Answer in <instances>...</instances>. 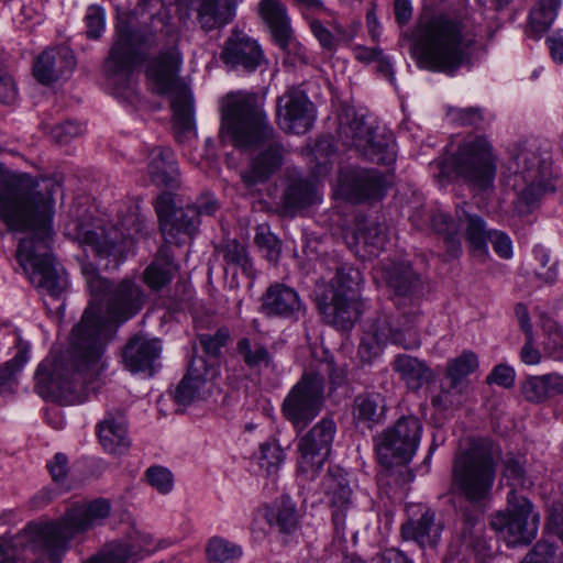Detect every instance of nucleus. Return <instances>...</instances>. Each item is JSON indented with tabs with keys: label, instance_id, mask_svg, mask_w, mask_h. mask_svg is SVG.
I'll use <instances>...</instances> for the list:
<instances>
[{
	"label": "nucleus",
	"instance_id": "43",
	"mask_svg": "<svg viewBox=\"0 0 563 563\" xmlns=\"http://www.w3.org/2000/svg\"><path fill=\"white\" fill-rule=\"evenodd\" d=\"M459 220L465 223V238L474 251L487 253L488 232L484 220L475 214H470L464 209L457 210Z\"/></svg>",
	"mask_w": 563,
	"mask_h": 563
},
{
	"label": "nucleus",
	"instance_id": "10",
	"mask_svg": "<svg viewBox=\"0 0 563 563\" xmlns=\"http://www.w3.org/2000/svg\"><path fill=\"white\" fill-rule=\"evenodd\" d=\"M387 343L412 350L420 346L421 340L411 321L402 322L389 316H380L367 325L357 354L362 362L371 363Z\"/></svg>",
	"mask_w": 563,
	"mask_h": 563
},
{
	"label": "nucleus",
	"instance_id": "49",
	"mask_svg": "<svg viewBox=\"0 0 563 563\" xmlns=\"http://www.w3.org/2000/svg\"><path fill=\"white\" fill-rule=\"evenodd\" d=\"M356 239L371 247L372 254L384 250L387 243L385 229L376 221L368 222L364 227H358Z\"/></svg>",
	"mask_w": 563,
	"mask_h": 563
},
{
	"label": "nucleus",
	"instance_id": "52",
	"mask_svg": "<svg viewBox=\"0 0 563 563\" xmlns=\"http://www.w3.org/2000/svg\"><path fill=\"white\" fill-rule=\"evenodd\" d=\"M521 391L525 399L530 402L540 404L550 399L548 374L528 377L522 385Z\"/></svg>",
	"mask_w": 563,
	"mask_h": 563
},
{
	"label": "nucleus",
	"instance_id": "12",
	"mask_svg": "<svg viewBox=\"0 0 563 563\" xmlns=\"http://www.w3.org/2000/svg\"><path fill=\"white\" fill-rule=\"evenodd\" d=\"M422 426L418 418L405 416L378 438L377 459L385 467L408 463L415 455L421 438Z\"/></svg>",
	"mask_w": 563,
	"mask_h": 563
},
{
	"label": "nucleus",
	"instance_id": "57",
	"mask_svg": "<svg viewBox=\"0 0 563 563\" xmlns=\"http://www.w3.org/2000/svg\"><path fill=\"white\" fill-rule=\"evenodd\" d=\"M504 476L511 481L512 486H525L526 485V470L523 467V461L521 457L514 455H507L504 461Z\"/></svg>",
	"mask_w": 563,
	"mask_h": 563
},
{
	"label": "nucleus",
	"instance_id": "37",
	"mask_svg": "<svg viewBox=\"0 0 563 563\" xmlns=\"http://www.w3.org/2000/svg\"><path fill=\"white\" fill-rule=\"evenodd\" d=\"M238 354L251 369L268 368L273 365V355L267 346L250 338H242L236 343Z\"/></svg>",
	"mask_w": 563,
	"mask_h": 563
},
{
	"label": "nucleus",
	"instance_id": "51",
	"mask_svg": "<svg viewBox=\"0 0 563 563\" xmlns=\"http://www.w3.org/2000/svg\"><path fill=\"white\" fill-rule=\"evenodd\" d=\"M284 461L283 450L274 442H265L260 446L258 465L266 476H275Z\"/></svg>",
	"mask_w": 563,
	"mask_h": 563
},
{
	"label": "nucleus",
	"instance_id": "42",
	"mask_svg": "<svg viewBox=\"0 0 563 563\" xmlns=\"http://www.w3.org/2000/svg\"><path fill=\"white\" fill-rule=\"evenodd\" d=\"M540 325L544 333L542 342V350L544 356L556 361L563 362V331L562 328L551 318L541 312Z\"/></svg>",
	"mask_w": 563,
	"mask_h": 563
},
{
	"label": "nucleus",
	"instance_id": "7",
	"mask_svg": "<svg viewBox=\"0 0 563 563\" xmlns=\"http://www.w3.org/2000/svg\"><path fill=\"white\" fill-rule=\"evenodd\" d=\"M88 288L92 295L90 305L93 309V322H101L106 327L104 345L109 340L110 322L100 317L99 297L107 299L108 312L113 320L125 321L135 316L144 303V294L140 286L132 280H122L117 286L103 279L91 265L82 267Z\"/></svg>",
	"mask_w": 563,
	"mask_h": 563
},
{
	"label": "nucleus",
	"instance_id": "60",
	"mask_svg": "<svg viewBox=\"0 0 563 563\" xmlns=\"http://www.w3.org/2000/svg\"><path fill=\"white\" fill-rule=\"evenodd\" d=\"M84 132L85 126L74 121H67L63 124L56 125L52 131L54 140L58 143H68L70 140Z\"/></svg>",
	"mask_w": 563,
	"mask_h": 563
},
{
	"label": "nucleus",
	"instance_id": "23",
	"mask_svg": "<svg viewBox=\"0 0 563 563\" xmlns=\"http://www.w3.org/2000/svg\"><path fill=\"white\" fill-rule=\"evenodd\" d=\"M142 62L140 36L125 23L117 26V40L108 57L112 75H129Z\"/></svg>",
	"mask_w": 563,
	"mask_h": 563
},
{
	"label": "nucleus",
	"instance_id": "24",
	"mask_svg": "<svg viewBox=\"0 0 563 563\" xmlns=\"http://www.w3.org/2000/svg\"><path fill=\"white\" fill-rule=\"evenodd\" d=\"M262 311L267 317L299 320L305 314L306 308L294 288L276 283L263 294Z\"/></svg>",
	"mask_w": 563,
	"mask_h": 563
},
{
	"label": "nucleus",
	"instance_id": "2",
	"mask_svg": "<svg viewBox=\"0 0 563 563\" xmlns=\"http://www.w3.org/2000/svg\"><path fill=\"white\" fill-rule=\"evenodd\" d=\"M106 327L93 322V309L85 310L73 330L71 345L63 355L51 353L37 366L34 390L46 400L74 405L98 388L103 368Z\"/></svg>",
	"mask_w": 563,
	"mask_h": 563
},
{
	"label": "nucleus",
	"instance_id": "38",
	"mask_svg": "<svg viewBox=\"0 0 563 563\" xmlns=\"http://www.w3.org/2000/svg\"><path fill=\"white\" fill-rule=\"evenodd\" d=\"M560 0H540L530 12L529 27L527 34L538 40L552 25L555 20Z\"/></svg>",
	"mask_w": 563,
	"mask_h": 563
},
{
	"label": "nucleus",
	"instance_id": "22",
	"mask_svg": "<svg viewBox=\"0 0 563 563\" xmlns=\"http://www.w3.org/2000/svg\"><path fill=\"white\" fill-rule=\"evenodd\" d=\"M220 58L228 67H241L245 71H254L265 60L257 41L241 31H233L228 37Z\"/></svg>",
	"mask_w": 563,
	"mask_h": 563
},
{
	"label": "nucleus",
	"instance_id": "34",
	"mask_svg": "<svg viewBox=\"0 0 563 563\" xmlns=\"http://www.w3.org/2000/svg\"><path fill=\"white\" fill-rule=\"evenodd\" d=\"M176 158L172 148L155 147L148 155L147 173L152 183L167 187L174 180Z\"/></svg>",
	"mask_w": 563,
	"mask_h": 563
},
{
	"label": "nucleus",
	"instance_id": "64",
	"mask_svg": "<svg viewBox=\"0 0 563 563\" xmlns=\"http://www.w3.org/2000/svg\"><path fill=\"white\" fill-rule=\"evenodd\" d=\"M255 242L260 247L265 249L267 251V257L271 261H276L282 252V245L274 234L269 232L257 233L255 236Z\"/></svg>",
	"mask_w": 563,
	"mask_h": 563
},
{
	"label": "nucleus",
	"instance_id": "9",
	"mask_svg": "<svg viewBox=\"0 0 563 563\" xmlns=\"http://www.w3.org/2000/svg\"><path fill=\"white\" fill-rule=\"evenodd\" d=\"M155 211L165 244L159 249L153 263L143 274L144 283L153 290L167 285L174 275V252L172 245L176 240V206L172 192L161 194L155 202Z\"/></svg>",
	"mask_w": 563,
	"mask_h": 563
},
{
	"label": "nucleus",
	"instance_id": "5",
	"mask_svg": "<svg viewBox=\"0 0 563 563\" xmlns=\"http://www.w3.org/2000/svg\"><path fill=\"white\" fill-rule=\"evenodd\" d=\"M335 271L327 284L318 283L317 305L324 321L341 331L350 330L363 313L360 287L363 282L358 269L335 263Z\"/></svg>",
	"mask_w": 563,
	"mask_h": 563
},
{
	"label": "nucleus",
	"instance_id": "56",
	"mask_svg": "<svg viewBox=\"0 0 563 563\" xmlns=\"http://www.w3.org/2000/svg\"><path fill=\"white\" fill-rule=\"evenodd\" d=\"M200 224V211L197 206L188 205L180 209L178 216V232H183L191 239L198 231Z\"/></svg>",
	"mask_w": 563,
	"mask_h": 563
},
{
	"label": "nucleus",
	"instance_id": "14",
	"mask_svg": "<svg viewBox=\"0 0 563 563\" xmlns=\"http://www.w3.org/2000/svg\"><path fill=\"white\" fill-rule=\"evenodd\" d=\"M335 422L323 418L316 423L298 442V477L301 482H312L330 455Z\"/></svg>",
	"mask_w": 563,
	"mask_h": 563
},
{
	"label": "nucleus",
	"instance_id": "45",
	"mask_svg": "<svg viewBox=\"0 0 563 563\" xmlns=\"http://www.w3.org/2000/svg\"><path fill=\"white\" fill-rule=\"evenodd\" d=\"M178 135H196L192 97L186 84L178 80Z\"/></svg>",
	"mask_w": 563,
	"mask_h": 563
},
{
	"label": "nucleus",
	"instance_id": "59",
	"mask_svg": "<svg viewBox=\"0 0 563 563\" xmlns=\"http://www.w3.org/2000/svg\"><path fill=\"white\" fill-rule=\"evenodd\" d=\"M461 395L462 393L452 389L451 385L449 387H442L441 391L432 397L431 404L438 410H446L461 404Z\"/></svg>",
	"mask_w": 563,
	"mask_h": 563
},
{
	"label": "nucleus",
	"instance_id": "17",
	"mask_svg": "<svg viewBox=\"0 0 563 563\" xmlns=\"http://www.w3.org/2000/svg\"><path fill=\"white\" fill-rule=\"evenodd\" d=\"M384 279L388 288L394 294V300L399 310L405 308L407 301L411 306L409 313L401 312L402 322L411 321L412 327L418 318L420 311L417 306L418 295L421 292L422 285L419 275L416 274L412 267L407 263H395L384 268Z\"/></svg>",
	"mask_w": 563,
	"mask_h": 563
},
{
	"label": "nucleus",
	"instance_id": "29",
	"mask_svg": "<svg viewBox=\"0 0 563 563\" xmlns=\"http://www.w3.org/2000/svg\"><path fill=\"white\" fill-rule=\"evenodd\" d=\"M258 13L268 26L275 43L287 51L294 40V32L286 5L280 0H261Z\"/></svg>",
	"mask_w": 563,
	"mask_h": 563
},
{
	"label": "nucleus",
	"instance_id": "30",
	"mask_svg": "<svg viewBox=\"0 0 563 563\" xmlns=\"http://www.w3.org/2000/svg\"><path fill=\"white\" fill-rule=\"evenodd\" d=\"M161 345L158 340L133 339L123 351L125 367L132 372L152 371L154 361L159 356Z\"/></svg>",
	"mask_w": 563,
	"mask_h": 563
},
{
	"label": "nucleus",
	"instance_id": "8",
	"mask_svg": "<svg viewBox=\"0 0 563 563\" xmlns=\"http://www.w3.org/2000/svg\"><path fill=\"white\" fill-rule=\"evenodd\" d=\"M539 523V512L516 488L507 495L506 509L493 514L489 521L492 529L511 547L529 544L537 537Z\"/></svg>",
	"mask_w": 563,
	"mask_h": 563
},
{
	"label": "nucleus",
	"instance_id": "32",
	"mask_svg": "<svg viewBox=\"0 0 563 563\" xmlns=\"http://www.w3.org/2000/svg\"><path fill=\"white\" fill-rule=\"evenodd\" d=\"M207 373L208 366L203 357H194L190 361L188 372L178 385V405H188L200 398Z\"/></svg>",
	"mask_w": 563,
	"mask_h": 563
},
{
	"label": "nucleus",
	"instance_id": "54",
	"mask_svg": "<svg viewBox=\"0 0 563 563\" xmlns=\"http://www.w3.org/2000/svg\"><path fill=\"white\" fill-rule=\"evenodd\" d=\"M146 482L161 494L172 492L174 486L173 473L163 466H151L145 472Z\"/></svg>",
	"mask_w": 563,
	"mask_h": 563
},
{
	"label": "nucleus",
	"instance_id": "41",
	"mask_svg": "<svg viewBox=\"0 0 563 563\" xmlns=\"http://www.w3.org/2000/svg\"><path fill=\"white\" fill-rule=\"evenodd\" d=\"M99 440L106 451L118 453L126 448L130 440L126 435V427L123 421H117L113 418L104 419L99 424Z\"/></svg>",
	"mask_w": 563,
	"mask_h": 563
},
{
	"label": "nucleus",
	"instance_id": "15",
	"mask_svg": "<svg viewBox=\"0 0 563 563\" xmlns=\"http://www.w3.org/2000/svg\"><path fill=\"white\" fill-rule=\"evenodd\" d=\"M340 134L347 146L356 148L367 159L383 165L396 161L395 140L391 134H378L362 118L340 124Z\"/></svg>",
	"mask_w": 563,
	"mask_h": 563
},
{
	"label": "nucleus",
	"instance_id": "28",
	"mask_svg": "<svg viewBox=\"0 0 563 563\" xmlns=\"http://www.w3.org/2000/svg\"><path fill=\"white\" fill-rule=\"evenodd\" d=\"M239 0H190L197 13V22L206 32L221 29L231 23L236 13Z\"/></svg>",
	"mask_w": 563,
	"mask_h": 563
},
{
	"label": "nucleus",
	"instance_id": "18",
	"mask_svg": "<svg viewBox=\"0 0 563 563\" xmlns=\"http://www.w3.org/2000/svg\"><path fill=\"white\" fill-rule=\"evenodd\" d=\"M314 120V106L303 91L289 89L277 99V122L285 132L305 134Z\"/></svg>",
	"mask_w": 563,
	"mask_h": 563
},
{
	"label": "nucleus",
	"instance_id": "25",
	"mask_svg": "<svg viewBox=\"0 0 563 563\" xmlns=\"http://www.w3.org/2000/svg\"><path fill=\"white\" fill-rule=\"evenodd\" d=\"M152 89L159 95H170L169 107L176 115V51L170 47L153 57L146 67Z\"/></svg>",
	"mask_w": 563,
	"mask_h": 563
},
{
	"label": "nucleus",
	"instance_id": "50",
	"mask_svg": "<svg viewBox=\"0 0 563 563\" xmlns=\"http://www.w3.org/2000/svg\"><path fill=\"white\" fill-rule=\"evenodd\" d=\"M461 539L466 548H471L478 553H482L487 549L486 540L483 537V526L481 525L478 517L464 518Z\"/></svg>",
	"mask_w": 563,
	"mask_h": 563
},
{
	"label": "nucleus",
	"instance_id": "26",
	"mask_svg": "<svg viewBox=\"0 0 563 563\" xmlns=\"http://www.w3.org/2000/svg\"><path fill=\"white\" fill-rule=\"evenodd\" d=\"M76 66L74 52L67 46H58L43 52L33 66L34 77L43 85L69 76Z\"/></svg>",
	"mask_w": 563,
	"mask_h": 563
},
{
	"label": "nucleus",
	"instance_id": "21",
	"mask_svg": "<svg viewBox=\"0 0 563 563\" xmlns=\"http://www.w3.org/2000/svg\"><path fill=\"white\" fill-rule=\"evenodd\" d=\"M129 235L130 233L125 234L117 227H88L85 224H77L76 232V238L81 244L91 247L98 257H112L115 265L122 257Z\"/></svg>",
	"mask_w": 563,
	"mask_h": 563
},
{
	"label": "nucleus",
	"instance_id": "4",
	"mask_svg": "<svg viewBox=\"0 0 563 563\" xmlns=\"http://www.w3.org/2000/svg\"><path fill=\"white\" fill-rule=\"evenodd\" d=\"M477 35L468 20L432 16L417 26L412 56L421 68L452 75L470 60Z\"/></svg>",
	"mask_w": 563,
	"mask_h": 563
},
{
	"label": "nucleus",
	"instance_id": "33",
	"mask_svg": "<svg viewBox=\"0 0 563 563\" xmlns=\"http://www.w3.org/2000/svg\"><path fill=\"white\" fill-rule=\"evenodd\" d=\"M393 367L407 387L412 390L420 389L433 378L431 368L424 362L411 355L400 354L396 356Z\"/></svg>",
	"mask_w": 563,
	"mask_h": 563
},
{
	"label": "nucleus",
	"instance_id": "16",
	"mask_svg": "<svg viewBox=\"0 0 563 563\" xmlns=\"http://www.w3.org/2000/svg\"><path fill=\"white\" fill-rule=\"evenodd\" d=\"M321 487L329 497L334 533L344 539L347 520L352 519V488L347 473L339 465L329 466L322 477Z\"/></svg>",
	"mask_w": 563,
	"mask_h": 563
},
{
	"label": "nucleus",
	"instance_id": "44",
	"mask_svg": "<svg viewBox=\"0 0 563 563\" xmlns=\"http://www.w3.org/2000/svg\"><path fill=\"white\" fill-rule=\"evenodd\" d=\"M29 352L30 345L19 340L14 357L0 367V394H8L13 390L16 385L15 374L29 361Z\"/></svg>",
	"mask_w": 563,
	"mask_h": 563
},
{
	"label": "nucleus",
	"instance_id": "58",
	"mask_svg": "<svg viewBox=\"0 0 563 563\" xmlns=\"http://www.w3.org/2000/svg\"><path fill=\"white\" fill-rule=\"evenodd\" d=\"M87 36L90 38L100 37L104 30V12L100 7H89L85 16Z\"/></svg>",
	"mask_w": 563,
	"mask_h": 563
},
{
	"label": "nucleus",
	"instance_id": "31",
	"mask_svg": "<svg viewBox=\"0 0 563 563\" xmlns=\"http://www.w3.org/2000/svg\"><path fill=\"white\" fill-rule=\"evenodd\" d=\"M148 542L145 538L142 541L125 540L113 541L104 545L100 553L91 558L87 563H133L148 553Z\"/></svg>",
	"mask_w": 563,
	"mask_h": 563
},
{
	"label": "nucleus",
	"instance_id": "40",
	"mask_svg": "<svg viewBox=\"0 0 563 563\" xmlns=\"http://www.w3.org/2000/svg\"><path fill=\"white\" fill-rule=\"evenodd\" d=\"M478 358L472 351H464L460 356L452 358L448 363L446 376L451 382L452 389L463 393L465 378L476 371Z\"/></svg>",
	"mask_w": 563,
	"mask_h": 563
},
{
	"label": "nucleus",
	"instance_id": "11",
	"mask_svg": "<svg viewBox=\"0 0 563 563\" xmlns=\"http://www.w3.org/2000/svg\"><path fill=\"white\" fill-rule=\"evenodd\" d=\"M459 176L477 189L490 188L497 172V158L492 144L483 136H476L460 145L453 157Z\"/></svg>",
	"mask_w": 563,
	"mask_h": 563
},
{
	"label": "nucleus",
	"instance_id": "19",
	"mask_svg": "<svg viewBox=\"0 0 563 563\" xmlns=\"http://www.w3.org/2000/svg\"><path fill=\"white\" fill-rule=\"evenodd\" d=\"M343 195L353 202L379 200L386 195L388 180L376 168L349 167L341 172Z\"/></svg>",
	"mask_w": 563,
	"mask_h": 563
},
{
	"label": "nucleus",
	"instance_id": "62",
	"mask_svg": "<svg viewBox=\"0 0 563 563\" xmlns=\"http://www.w3.org/2000/svg\"><path fill=\"white\" fill-rule=\"evenodd\" d=\"M18 89L12 76L0 67V101L11 104L16 100Z\"/></svg>",
	"mask_w": 563,
	"mask_h": 563
},
{
	"label": "nucleus",
	"instance_id": "55",
	"mask_svg": "<svg viewBox=\"0 0 563 563\" xmlns=\"http://www.w3.org/2000/svg\"><path fill=\"white\" fill-rule=\"evenodd\" d=\"M522 563H562L553 544L548 541H539L525 556Z\"/></svg>",
	"mask_w": 563,
	"mask_h": 563
},
{
	"label": "nucleus",
	"instance_id": "13",
	"mask_svg": "<svg viewBox=\"0 0 563 563\" xmlns=\"http://www.w3.org/2000/svg\"><path fill=\"white\" fill-rule=\"evenodd\" d=\"M323 402V380L314 374H307L285 397L282 413L295 429L303 430L319 415Z\"/></svg>",
	"mask_w": 563,
	"mask_h": 563
},
{
	"label": "nucleus",
	"instance_id": "46",
	"mask_svg": "<svg viewBox=\"0 0 563 563\" xmlns=\"http://www.w3.org/2000/svg\"><path fill=\"white\" fill-rule=\"evenodd\" d=\"M206 553L209 563H234L242 550L225 539L213 537L208 542Z\"/></svg>",
	"mask_w": 563,
	"mask_h": 563
},
{
	"label": "nucleus",
	"instance_id": "3",
	"mask_svg": "<svg viewBox=\"0 0 563 563\" xmlns=\"http://www.w3.org/2000/svg\"><path fill=\"white\" fill-rule=\"evenodd\" d=\"M220 137L240 150H258L241 179L247 187L263 184L282 166L284 147L277 141L275 130L256 93L234 91L220 101Z\"/></svg>",
	"mask_w": 563,
	"mask_h": 563
},
{
	"label": "nucleus",
	"instance_id": "36",
	"mask_svg": "<svg viewBox=\"0 0 563 563\" xmlns=\"http://www.w3.org/2000/svg\"><path fill=\"white\" fill-rule=\"evenodd\" d=\"M225 264L232 269H240L250 279V285L255 278L253 264L247 255L245 246L236 240H228L217 247Z\"/></svg>",
	"mask_w": 563,
	"mask_h": 563
},
{
	"label": "nucleus",
	"instance_id": "1",
	"mask_svg": "<svg viewBox=\"0 0 563 563\" xmlns=\"http://www.w3.org/2000/svg\"><path fill=\"white\" fill-rule=\"evenodd\" d=\"M53 213L52 191L43 192L35 178L14 173L0 163V218L12 230L34 232L20 242L16 260L32 285L58 298L67 280L49 252Z\"/></svg>",
	"mask_w": 563,
	"mask_h": 563
},
{
	"label": "nucleus",
	"instance_id": "39",
	"mask_svg": "<svg viewBox=\"0 0 563 563\" xmlns=\"http://www.w3.org/2000/svg\"><path fill=\"white\" fill-rule=\"evenodd\" d=\"M319 201L316 181L309 179L294 180L286 189L284 203L289 209L307 208Z\"/></svg>",
	"mask_w": 563,
	"mask_h": 563
},
{
	"label": "nucleus",
	"instance_id": "27",
	"mask_svg": "<svg viewBox=\"0 0 563 563\" xmlns=\"http://www.w3.org/2000/svg\"><path fill=\"white\" fill-rule=\"evenodd\" d=\"M443 529L444 526L437 519L435 512L426 508L419 518H410L401 525L400 534L404 541H412L421 549H435Z\"/></svg>",
	"mask_w": 563,
	"mask_h": 563
},
{
	"label": "nucleus",
	"instance_id": "53",
	"mask_svg": "<svg viewBox=\"0 0 563 563\" xmlns=\"http://www.w3.org/2000/svg\"><path fill=\"white\" fill-rule=\"evenodd\" d=\"M197 338L206 354L211 357H218L221 349L228 344L231 333L227 327H221L214 334L200 333Z\"/></svg>",
	"mask_w": 563,
	"mask_h": 563
},
{
	"label": "nucleus",
	"instance_id": "20",
	"mask_svg": "<svg viewBox=\"0 0 563 563\" xmlns=\"http://www.w3.org/2000/svg\"><path fill=\"white\" fill-rule=\"evenodd\" d=\"M290 1L302 12L303 16H306L310 32L323 49L334 52L341 43H350L354 38V31L344 27L335 19L330 22L331 31L321 20L307 16L308 13L329 12L322 0Z\"/></svg>",
	"mask_w": 563,
	"mask_h": 563
},
{
	"label": "nucleus",
	"instance_id": "6",
	"mask_svg": "<svg viewBox=\"0 0 563 563\" xmlns=\"http://www.w3.org/2000/svg\"><path fill=\"white\" fill-rule=\"evenodd\" d=\"M496 475L494 445L486 439H473L456 451L451 471V490L467 501L488 498Z\"/></svg>",
	"mask_w": 563,
	"mask_h": 563
},
{
	"label": "nucleus",
	"instance_id": "63",
	"mask_svg": "<svg viewBox=\"0 0 563 563\" xmlns=\"http://www.w3.org/2000/svg\"><path fill=\"white\" fill-rule=\"evenodd\" d=\"M525 344L520 350V360L527 365H538L541 363L542 354L536 347L534 333L525 334Z\"/></svg>",
	"mask_w": 563,
	"mask_h": 563
},
{
	"label": "nucleus",
	"instance_id": "61",
	"mask_svg": "<svg viewBox=\"0 0 563 563\" xmlns=\"http://www.w3.org/2000/svg\"><path fill=\"white\" fill-rule=\"evenodd\" d=\"M487 241L492 243L494 251L501 258H510L512 256V242L505 232L489 231Z\"/></svg>",
	"mask_w": 563,
	"mask_h": 563
},
{
	"label": "nucleus",
	"instance_id": "35",
	"mask_svg": "<svg viewBox=\"0 0 563 563\" xmlns=\"http://www.w3.org/2000/svg\"><path fill=\"white\" fill-rule=\"evenodd\" d=\"M386 411V405L380 394L363 393L353 400L352 415L357 423L372 427L379 423Z\"/></svg>",
	"mask_w": 563,
	"mask_h": 563
},
{
	"label": "nucleus",
	"instance_id": "48",
	"mask_svg": "<svg viewBox=\"0 0 563 563\" xmlns=\"http://www.w3.org/2000/svg\"><path fill=\"white\" fill-rule=\"evenodd\" d=\"M515 173L521 174L525 181L533 184L540 178V158L529 148H521L514 157Z\"/></svg>",
	"mask_w": 563,
	"mask_h": 563
},
{
	"label": "nucleus",
	"instance_id": "47",
	"mask_svg": "<svg viewBox=\"0 0 563 563\" xmlns=\"http://www.w3.org/2000/svg\"><path fill=\"white\" fill-rule=\"evenodd\" d=\"M267 520L271 526H276L285 534H291L299 528L296 506L288 500L283 501L277 510L268 514Z\"/></svg>",
	"mask_w": 563,
	"mask_h": 563
}]
</instances>
